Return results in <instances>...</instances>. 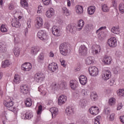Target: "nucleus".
I'll use <instances>...</instances> for the list:
<instances>
[{"label":"nucleus","instance_id":"13d9d810","mask_svg":"<svg viewBox=\"0 0 124 124\" xmlns=\"http://www.w3.org/2000/svg\"><path fill=\"white\" fill-rule=\"evenodd\" d=\"M8 9L10 10H13V9H14V5H13V4H9L8 5Z\"/></svg>","mask_w":124,"mask_h":124},{"label":"nucleus","instance_id":"1a4fd4ad","mask_svg":"<svg viewBox=\"0 0 124 124\" xmlns=\"http://www.w3.org/2000/svg\"><path fill=\"white\" fill-rule=\"evenodd\" d=\"M111 76H112V74H111V72L109 70L105 71L102 74V78L104 81L109 80V79L111 78Z\"/></svg>","mask_w":124,"mask_h":124},{"label":"nucleus","instance_id":"b1692460","mask_svg":"<svg viewBox=\"0 0 124 124\" xmlns=\"http://www.w3.org/2000/svg\"><path fill=\"white\" fill-rule=\"evenodd\" d=\"M12 26L15 28H19L21 26V24L17 20V18H13L12 21Z\"/></svg>","mask_w":124,"mask_h":124},{"label":"nucleus","instance_id":"0e129e2a","mask_svg":"<svg viewBox=\"0 0 124 124\" xmlns=\"http://www.w3.org/2000/svg\"><path fill=\"white\" fill-rule=\"evenodd\" d=\"M61 63V65H62V66H63V67H65V61L64 60H62V61H60Z\"/></svg>","mask_w":124,"mask_h":124},{"label":"nucleus","instance_id":"dca6fc26","mask_svg":"<svg viewBox=\"0 0 124 124\" xmlns=\"http://www.w3.org/2000/svg\"><path fill=\"white\" fill-rule=\"evenodd\" d=\"M31 63H25L22 65L21 69L24 71H30L31 69Z\"/></svg>","mask_w":124,"mask_h":124},{"label":"nucleus","instance_id":"a19ab883","mask_svg":"<svg viewBox=\"0 0 124 124\" xmlns=\"http://www.w3.org/2000/svg\"><path fill=\"white\" fill-rule=\"evenodd\" d=\"M44 60V54L41 53L38 57V62H41Z\"/></svg>","mask_w":124,"mask_h":124},{"label":"nucleus","instance_id":"a878e982","mask_svg":"<svg viewBox=\"0 0 124 124\" xmlns=\"http://www.w3.org/2000/svg\"><path fill=\"white\" fill-rule=\"evenodd\" d=\"M50 111L52 114V117H56L59 114V109L56 107H52L50 108Z\"/></svg>","mask_w":124,"mask_h":124},{"label":"nucleus","instance_id":"0eeeda50","mask_svg":"<svg viewBox=\"0 0 124 124\" xmlns=\"http://www.w3.org/2000/svg\"><path fill=\"white\" fill-rule=\"evenodd\" d=\"M89 71L91 76L95 77L98 75V69L95 66L89 67Z\"/></svg>","mask_w":124,"mask_h":124},{"label":"nucleus","instance_id":"bf43d9fd","mask_svg":"<svg viewBox=\"0 0 124 124\" xmlns=\"http://www.w3.org/2000/svg\"><path fill=\"white\" fill-rule=\"evenodd\" d=\"M80 93L83 96L87 95V92L85 89H82L80 91Z\"/></svg>","mask_w":124,"mask_h":124},{"label":"nucleus","instance_id":"6ab92c4d","mask_svg":"<svg viewBox=\"0 0 124 124\" xmlns=\"http://www.w3.org/2000/svg\"><path fill=\"white\" fill-rule=\"evenodd\" d=\"M65 113L67 116L70 117V116H72V114L74 113V108L72 107H68L65 109Z\"/></svg>","mask_w":124,"mask_h":124},{"label":"nucleus","instance_id":"4be33fe9","mask_svg":"<svg viewBox=\"0 0 124 124\" xmlns=\"http://www.w3.org/2000/svg\"><path fill=\"white\" fill-rule=\"evenodd\" d=\"M75 10L77 14H78V15L83 14V12H84V9L83 8V6L79 5H78L76 6Z\"/></svg>","mask_w":124,"mask_h":124},{"label":"nucleus","instance_id":"20e7f679","mask_svg":"<svg viewBox=\"0 0 124 124\" xmlns=\"http://www.w3.org/2000/svg\"><path fill=\"white\" fill-rule=\"evenodd\" d=\"M37 36L42 41H46L49 38L48 34H47V32L45 30H40L37 33Z\"/></svg>","mask_w":124,"mask_h":124},{"label":"nucleus","instance_id":"39448f33","mask_svg":"<svg viewBox=\"0 0 124 124\" xmlns=\"http://www.w3.org/2000/svg\"><path fill=\"white\" fill-rule=\"evenodd\" d=\"M117 39L116 37H112L108 40V45L110 48H115L117 46Z\"/></svg>","mask_w":124,"mask_h":124},{"label":"nucleus","instance_id":"5fc2aeb1","mask_svg":"<svg viewBox=\"0 0 124 124\" xmlns=\"http://www.w3.org/2000/svg\"><path fill=\"white\" fill-rule=\"evenodd\" d=\"M109 120L111 122L114 121L115 120V114L114 113H111L109 117Z\"/></svg>","mask_w":124,"mask_h":124},{"label":"nucleus","instance_id":"aec40b11","mask_svg":"<svg viewBox=\"0 0 124 124\" xmlns=\"http://www.w3.org/2000/svg\"><path fill=\"white\" fill-rule=\"evenodd\" d=\"M57 87L59 89L63 91V90H65V89H66L67 84L64 81H60L58 82Z\"/></svg>","mask_w":124,"mask_h":124},{"label":"nucleus","instance_id":"c9c22d12","mask_svg":"<svg viewBox=\"0 0 124 124\" xmlns=\"http://www.w3.org/2000/svg\"><path fill=\"white\" fill-rule=\"evenodd\" d=\"M116 104V99L114 97L110 98L108 100V105L109 106H114Z\"/></svg>","mask_w":124,"mask_h":124},{"label":"nucleus","instance_id":"72a5a7b5","mask_svg":"<svg viewBox=\"0 0 124 124\" xmlns=\"http://www.w3.org/2000/svg\"><path fill=\"white\" fill-rule=\"evenodd\" d=\"M95 11V7L94 6H90L88 9V13L89 15H93Z\"/></svg>","mask_w":124,"mask_h":124},{"label":"nucleus","instance_id":"f704fd0d","mask_svg":"<svg viewBox=\"0 0 124 124\" xmlns=\"http://www.w3.org/2000/svg\"><path fill=\"white\" fill-rule=\"evenodd\" d=\"M25 104L27 107H30L32 105V100L31 98H28L25 101Z\"/></svg>","mask_w":124,"mask_h":124},{"label":"nucleus","instance_id":"f3484780","mask_svg":"<svg viewBox=\"0 0 124 124\" xmlns=\"http://www.w3.org/2000/svg\"><path fill=\"white\" fill-rule=\"evenodd\" d=\"M55 15V10L53 8H50L46 13V16L47 18H52Z\"/></svg>","mask_w":124,"mask_h":124},{"label":"nucleus","instance_id":"774afa93","mask_svg":"<svg viewBox=\"0 0 124 124\" xmlns=\"http://www.w3.org/2000/svg\"><path fill=\"white\" fill-rule=\"evenodd\" d=\"M120 121L122 123H123V124H124V116H121L120 117Z\"/></svg>","mask_w":124,"mask_h":124},{"label":"nucleus","instance_id":"603ef678","mask_svg":"<svg viewBox=\"0 0 124 124\" xmlns=\"http://www.w3.org/2000/svg\"><path fill=\"white\" fill-rule=\"evenodd\" d=\"M110 112H111V110L109 108H106L104 109V113L106 114V115H109V114H110Z\"/></svg>","mask_w":124,"mask_h":124},{"label":"nucleus","instance_id":"6e6552de","mask_svg":"<svg viewBox=\"0 0 124 124\" xmlns=\"http://www.w3.org/2000/svg\"><path fill=\"white\" fill-rule=\"evenodd\" d=\"M52 32L53 35L55 36H60L62 34L61 32L60 27L54 25L53 26L52 28Z\"/></svg>","mask_w":124,"mask_h":124},{"label":"nucleus","instance_id":"ea45409f","mask_svg":"<svg viewBox=\"0 0 124 124\" xmlns=\"http://www.w3.org/2000/svg\"><path fill=\"white\" fill-rule=\"evenodd\" d=\"M38 91L40 92L43 95H45L46 94L45 91H44V87L42 85L39 87Z\"/></svg>","mask_w":124,"mask_h":124},{"label":"nucleus","instance_id":"6e6d98bb","mask_svg":"<svg viewBox=\"0 0 124 124\" xmlns=\"http://www.w3.org/2000/svg\"><path fill=\"white\" fill-rule=\"evenodd\" d=\"M42 1L45 5H49L51 3V0H42Z\"/></svg>","mask_w":124,"mask_h":124},{"label":"nucleus","instance_id":"a18cd8bd","mask_svg":"<svg viewBox=\"0 0 124 124\" xmlns=\"http://www.w3.org/2000/svg\"><path fill=\"white\" fill-rule=\"evenodd\" d=\"M91 100L94 101L96 98H97V94L95 93H92L91 94Z\"/></svg>","mask_w":124,"mask_h":124},{"label":"nucleus","instance_id":"69168bd1","mask_svg":"<svg viewBox=\"0 0 124 124\" xmlns=\"http://www.w3.org/2000/svg\"><path fill=\"white\" fill-rule=\"evenodd\" d=\"M45 27L47 28V29L50 28V23L48 22H46L45 23Z\"/></svg>","mask_w":124,"mask_h":124},{"label":"nucleus","instance_id":"a211bd4d","mask_svg":"<svg viewBox=\"0 0 124 124\" xmlns=\"http://www.w3.org/2000/svg\"><path fill=\"white\" fill-rule=\"evenodd\" d=\"M58 67H59L58 66V64L54 62L48 65V68L52 71V72H55L56 70H58Z\"/></svg>","mask_w":124,"mask_h":124},{"label":"nucleus","instance_id":"79ce46f5","mask_svg":"<svg viewBox=\"0 0 124 124\" xmlns=\"http://www.w3.org/2000/svg\"><path fill=\"white\" fill-rule=\"evenodd\" d=\"M117 94L118 96H124V89L118 90L117 91Z\"/></svg>","mask_w":124,"mask_h":124},{"label":"nucleus","instance_id":"09e8293b","mask_svg":"<svg viewBox=\"0 0 124 124\" xmlns=\"http://www.w3.org/2000/svg\"><path fill=\"white\" fill-rule=\"evenodd\" d=\"M79 105L81 106H86L87 105V100L85 99L80 100L79 102Z\"/></svg>","mask_w":124,"mask_h":124},{"label":"nucleus","instance_id":"f257e3e1","mask_svg":"<svg viewBox=\"0 0 124 124\" xmlns=\"http://www.w3.org/2000/svg\"><path fill=\"white\" fill-rule=\"evenodd\" d=\"M60 52L63 56H67L68 54V45L64 43L61 44L59 46Z\"/></svg>","mask_w":124,"mask_h":124},{"label":"nucleus","instance_id":"de8ad7c7","mask_svg":"<svg viewBox=\"0 0 124 124\" xmlns=\"http://www.w3.org/2000/svg\"><path fill=\"white\" fill-rule=\"evenodd\" d=\"M100 116H97L96 118L94 119V124H100V119H101Z\"/></svg>","mask_w":124,"mask_h":124},{"label":"nucleus","instance_id":"e2e57ef3","mask_svg":"<svg viewBox=\"0 0 124 124\" xmlns=\"http://www.w3.org/2000/svg\"><path fill=\"white\" fill-rule=\"evenodd\" d=\"M122 108H123V104L122 103L118 104L117 108V110H121Z\"/></svg>","mask_w":124,"mask_h":124},{"label":"nucleus","instance_id":"c756f323","mask_svg":"<svg viewBox=\"0 0 124 124\" xmlns=\"http://www.w3.org/2000/svg\"><path fill=\"white\" fill-rule=\"evenodd\" d=\"M21 52V48L18 46H16L14 48V53L16 57H18L20 56V53Z\"/></svg>","mask_w":124,"mask_h":124},{"label":"nucleus","instance_id":"49530a36","mask_svg":"<svg viewBox=\"0 0 124 124\" xmlns=\"http://www.w3.org/2000/svg\"><path fill=\"white\" fill-rule=\"evenodd\" d=\"M102 8L104 12H108V11H109V8L108 7V6H107V4H103L102 6Z\"/></svg>","mask_w":124,"mask_h":124},{"label":"nucleus","instance_id":"338daca9","mask_svg":"<svg viewBox=\"0 0 124 124\" xmlns=\"http://www.w3.org/2000/svg\"><path fill=\"white\" fill-rule=\"evenodd\" d=\"M29 32V29L27 28L24 30V35L25 36H27V33Z\"/></svg>","mask_w":124,"mask_h":124},{"label":"nucleus","instance_id":"473e14b6","mask_svg":"<svg viewBox=\"0 0 124 124\" xmlns=\"http://www.w3.org/2000/svg\"><path fill=\"white\" fill-rule=\"evenodd\" d=\"M111 32L115 33L116 34H119L120 33V28L119 26L113 27L111 30Z\"/></svg>","mask_w":124,"mask_h":124},{"label":"nucleus","instance_id":"f8f14e48","mask_svg":"<svg viewBox=\"0 0 124 124\" xmlns=\"http://www.w3.org/2000/svg\"><path fill=\"white\" fill-rule=\"evenodd\" d=\"M67 100V97L66 96L62 94L60 95L58 98V104L59 105H62L66 102Z\"/></svg>","mask_w":124,"mask_h":124},{"label":"nucleus","instance_id":"f03ea898","mask_svg":"<svg viewBox=\"0 0 124 124\" xmlns=\"http://www.w3.org/2000/svg\"><path fill=\"white\" fill-rule=\"evenodd\" d=\"M4 105L10 111H12V112H14V113H16V112H17V108H16L15 107H13L14 102H13L12 100H10L7 102H4Z\"/></svg>","mask_w":124,"mask_h":124},{"label":"nucleus","instance_id":"ddd939ff","mask_svg":"<svg viewBox=\"0 0 124 124\" xmlns=\"http://www.w3.org/2000/svg\"><path fill=\"white\" fill-rule=\"evenodd\" d=\"M43 26V19L40 17H37L36 18V21L35 22V27L37 29H40Z\"/></svg>","mask_w":124,"mask_h":124},{"label":"nucleus","instance_id":"7c9ffc66","mask_svg":"<svg viewBox=\"0 0 124 124\" xmlns=\"http://www.w3.org/2000/svg\"><path fill=\"white\" fill-rule=\"evenodd\" d=\"M103 62L104 63H106V64H111L112 58L111 57H105L104 58Z\"/></svg>","mask_w":124,"mask_h":124},{"label":"nucleus","instance_id":"4d7b16f0","mask_svg":"<svg viewBox=\"0 0 124 124\" xmlns=\"http://www.w3.org/2000/svg\"><path fill=\"white\" fill-rule=\"evenodd\" d=\"M119 71H120V68H119L118 67L114 68V69L113 70V72L115 74H118Z\"/></svg>","mask_w":124,"mask_h":124},{"label":"nucleus","instance_id":"3c124183","mask_svg":"<svg viewBox=\"0 0 124 124\" xmlns=\"http://www.w3.org/2000/svg\"><path fill=\"white\" fill-rule=\"evenodd\" d=\"M41 113H42V106L40 105L38 107V109L37 111V115H39V116H40V115L41 114Z\"/></svg>","mask_w":124,"mask_h":124},{"label":"nucleus","instance_id":"052dcab7","mask_svg":"<svg viewBox=\"0 0 124 124\" xmlns=\"http://www.w3.org/2000/svg\"><path fill=\"white\" fill-rule=\"evenodd\" d=\"M114 83H115V80H114L113 78H112L109 80V84L110 86H113Z\"/></svg>","mask_w":124,"mask_h":124},{"label":"nucleus","instance_id":"c85d7f7f","mask_svg":"<svg viewBox=\"0 0 124 124\" xmlns=\"http://www.w3.org/2000/svg\"><path fill=\"white\" fill-rule=\"evenodd\" d=\"M10 64H11V62H10L8 60H5L1 62V66L2 68L8 67Z\"/></svg>","mask_w":124,"mask_h":124},{"label":"nucleus","instance_id":"412c9836","mask_svg":"<svg viewBox=\"0 0 124 124\" xmlns=\"http://www.w3.org/2000/svg\"><path fill=\"white\" fill-rule=\"evenodd\" d=\"M79 81L81 85H86L88 82V79L84 75H81L79 78Z\"/></svg>","mask_w":124,"mask_h":124},{"label":"nucleus","instance_id":"423d86ee","mask_svg":"<svg viewBox=\"0 0 124 124\" xmlns=\"http://www.w3.org/2000/svg\"><path fill=\"white\" fill-rule=\"evenodd\" d=\"M44 79H45V76L44 74L38 73L36 74L34 76V80L37 83H39V82H43Z\"/></svg>","mask_w":124,"mask_h":124},{"label":"nucleus","instance_id":"cd10ccee","mask_svg":"<svg viewBox=\"0 0 124 124\" xmlns=\"http://www.w3.org/2000/svg\"><path fill=\"white\" fill-rule=\"evenodd\" d=\"M70 86L72 90H76L78 87V83L76 80H72L70 81Z\"/></svg>","mask_w":124,"mask_h":124},{"label":"nucleus","instance_id":"2eb2a0df","mask_svg":"<svg viewBox=\"0 0 124 124\" xmlns=\"http://www.w3.org/2000/svg\"><path fill=\"white\" fill-rule=\"evenodd\" d=\"M20 92L22 94H27L29 93V87L27 85H22L20 86Z\"/></svg>","mask_w":124,"mask_h":124},{"label":"nucleus","instance_id":"37998d69","mask_svg":"<svg viewBox=\"0 0 124 124\" xmlns=\"http://www.w3.org/2000/svg\"><path fill=\"white\" fill-rule=\"evenodd\" d=\"M0 50L2 52H4L6 51V46L3 44H0Z\"/></svg>","mask_w":124,"mask_h":124},{"label":"nucleus","instance_id":"4c0bfd02","mask_svg":"<svg viewBox=\"0 0 124 124\" xmlns=\"http://www.w3.org/2000/svg\"><path fill=\"white\" fill-rule=\"evenodd\" d=\"M20 4L22 7H28V0H20Z\"/></svg>","mask_w":124,"mask_h":124},{"label":"nucleus","instance_id":"4468645a","mask_svg":"<svg viewBox=\"0 0 124 124\" xmlns=\"http://www.w3.org/2000/svg\"><path fill=\"white\" fill-rule=\"evenodd\" d=\"M89 112L92 115L95 116L99 113V108L96 106L92 107L89 109Z\"/></svg>","mask_w":124,"mask_h":124},{"label":"nucleus","instance_id":"8fccbe9b","mask_svg":"<svg viewBox=\"0 0 124 124\" xmlns=\"http://www.w3.org/2000/svg\"><path fill=\"white\" fill-rule=\"evenodd\" d=\"M0 31L2 32H6L7 31V28H6V26L4 25H2L0 27Z\"/></svg>","mask_w":124,"mask_h":124},{"label":"nucleus","instance_id":"9d476101","mask_svg":"<svg viewBox=\"0 0 124 124\" xmlns=\"http://www.w3.org/2000/svg\"><path fill=\"white\" fill-rule=\"evenodd\" d=\"M79 54L81 56H86L88 54V48L86 46L84 45L80 46L79 48Z\"/></svg>","mask_w":124,"mask_h":124},{"label":"nucleus","instance_id":"680f3d73","mask_svg":"<svg viewBox=\"0 0 124 124\" xmlns=\"http://www.w3.org/2000/svg\"><path fill=\"white\" fill-rule=\"evenodd\" d=\"M41 9H42V7L41 6H39L38 7V11H37V13L38 14H40L42 12V11H41Z\"/></svg>","mask_w":124,"mask_h":124},{"label":"nucleus","instance_id":"c03bdc74","mask_svg":"<svg viewBox=\"0 0 124 124\" xmlns=\"http://www.w3.org/2000/svg\"><path fill=\"white\" fill-rule=\"evenodd\" d=\"M119 9L121 13H122V14H124V3H121L120 4Z\"/></svg>","mask_w":124,"mask_h":124},{"label":"nucleus","instance_id":"5701e85b","mask_svg":"<svg viewBox=\"0 0 124 124\" xmlns=\"http://www.w3.org/2000/svg\"><path fill=\"white\" fill-rule=\"evenodd\" d=\"M94 62V58L93 57L90 56L85 59V63L87 65L93 64Z\"/></svg>","mask_w":124,"mask_h":124},{"label":"nucleus","instance_id":"2f4dec72","mask_svg":"<svg viewBox=\"0 0 124 124\" xmlns=\"http://www.w3.org/2000/svg\"><path fill=\"white\" fill-rule=\"evenodd\" d=\"M13 82L15 84H19V83L21 82V77L18 74H16L14 77Z\"/></svg>","mask_w":124,"mask_h":124},{"label":"nucleus","instance_id":"393cba45","mask_svg":"<svg viewBox=\"0 0 124 124\" xmlns=\"http://www.w3.org/2000/svg\"><path fill=\"white\" fill-rule=\"evenodd\" d=\"M32 116L31 111H28L23 115V117L25 120H30L32 118Z\"/></svg>","mask_w":124,"mask_h":124},{"label":"nucleus","instance_id":"58836bf2","mask_svg":"<svg viewBox=\"0 0 124 124\" xmlns=\"http://www.w3.org/2000/svg\"><path fill=\"white\" fill-rule=\"evenodd\" d=\"M62 12L66 15V16H69V11L65 7H63L62 8Z\"/></svg>","mask_w":124,"mask_h":124},{"label":"nucleus","instance_id":"864d4df0","mask_svg":"<svg viewBox=\"0 0 124 124\" xmlns=\"http://www.w3.org/2000/svg\"><path fill=\"white\" fill-rule=\"evenodd\" d=\"M14 42L15 43H19V42H20V36L19 35H17L16 37H15Z\"/></svg>","mask_w":124,"mask_h":124},{"label":"nucleus","instance_id":"bb28decb","mask_svg":"<svg viewBox=\"0 0 124 124\" xmlns=\"http://www.w3.org/2000/svg\"><path fill=\"white\" fill-rule=\"evenodd\" d=\"M85 25V22L82 19L79 20L78 22V23L77 27L78 31H82V29L84 27V25Z\"/></svg>","mask_w":124,"mask_h":124},{"label":"nucleus","instance_id":"9b49d317","mask_svg":"<svg viewBox=\"0 0 124 124\" xmlns=\"http://www.w3.org/2000/svg\"><path fill=\"white\" fill-rule=\"evenodd\" d=\"M101 47L99 45L93 46L92 48V53L93 55H98L100 53Z\"/></svg>","mask_w":124,"mask_h":124},{"label":"nucleus","instance_id":"e433bc0d","mask_svg":"<svg viewBox=\"0 0 124 124\" xmlns=\"http://www.w3.org/2000/svg\"><path fill=\"white\" fill-rule=\"evenodd\" d=\"M39 51V47H32L31 49V54L32 55H35L38 53Z\"/></svg>","mask_w":124,"mask_h":124},{"label":"nucleus","instance_id":"7ed1b4c3","mask_svg":"<svg viewBox=\"0 0 124 124\" xmlns=\"http://www.w3.org/2000/svg\"><path fill=\"white\" fill-rule=\"evenodd\" d=\"M78 31L76 25L73 23L68 24L66 27V31L68 33H72V34H75L76 31Z\"/></svg>","mask_w":124,"mask_h":124}]
</instances>
